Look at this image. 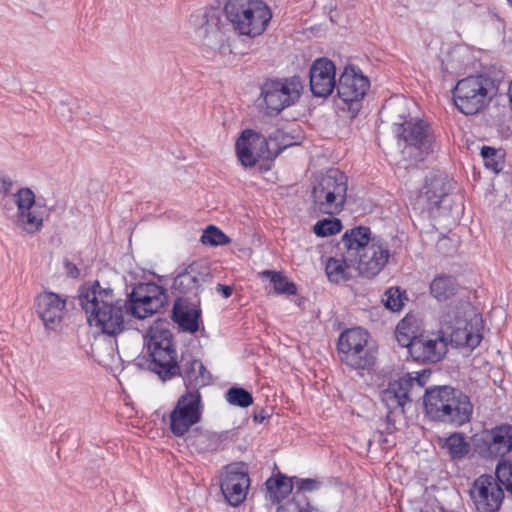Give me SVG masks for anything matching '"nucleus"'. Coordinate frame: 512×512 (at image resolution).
I'll return each mask as SVG.
<instances>
[{"label": "nucleus", "instance_id": "1", "mask_svg": "<svg viewBox=\"0 0 512 512\" xmlns=\"http://www.w3.org/2000/svg\"><path fill=\"white\" fill-rule=\"evenodd\" d=\"M78 298L89 325L109 336L122 333L131 318L152 316L168 302L166 290L154 282L140 283L126 299H118L112 288L102 287L96 280L83 285Z\"/></svg>", "mask_w": 512, "mask_h": 512}, {"label": "nucleus", "instance_id": "2", "mask_svg": "<svg viewBox=\"0 0 512 512\" xmlns=\"http://www.w3.org/2000/svg\"><path fill=\"white\" fill-rule=\"evenodd\" d=\"M423 404L431 420L456 427L469 422L473 413L470 398L451 386L427 388L423 396Z\"/></svg>", "mask_w": 512, "mask_h": 512}, {"label": "nucleus", "instance_id": "3", "mask_svg": "<svg viewBox=\"0 0 512 512\" xmlns=\"http://www.w3.org/2000/svg\"><path fill=\"white\" fill-rule=\"evenodd\" d=\"M147 348L149 359L139 358L137 364L143 366L145 362L148 370L155 373L162 381L175 378L180 360H178L172 332L158 326L151 327Z\"/></svg>", "mask_w": 512, "mask_h": 512}, {"label": "nucleus", "instance_id": "4", "mask_svg": "<svg viewBox=\"0 0 512 512\" xmlns=\"http://www.w3.org/2000/svg\"><path fill=\"white\" fill-rule=\"evenodd\" d=\"M224 11L234 30L249 37L261 35L272 18L262 0H228Z\"/></svg>", "mask_w": 512, "mask_h": 512}, {"label": "nucleus", "instance_id": "5", "mask_svg": "<svg viewBox=\"0 0 512 512\" xmlns=\"http://www.w3.org/2000/svg\"><path fill=\"white\" fill-rule=\"evenodd\" d=\"M347 177L338 169H329L313 185V210L321 214H339L346 202Z\"/></svg>", "mask_w": 512, "mask_h": 512}, {"label": "nucleus", "instance_id": "6", "mask_svg": "<svg viewBox=\"0 0 512 512\" xmlns=\"http://www.w3.org/2000/svg\"><path fill=\"white\" fill-rule=\"evenodd\" d=\"M456 108L464 115L481 112L493 98V81L484 75L468 76L459 80L452 90Z\"/></svg>", "mask_w": 512, "mask_h": 512}, {"label": "nucleus", "instance_id": "7", "mask_svg": "<svg viewBox=\"0 0 512 512\" xmlns=\"http://www.w3.org/2000/svg\"><path fill=\"white\" fill-rule=\"evenodd\" d=\"M303 81L300 76L267 79L261 86V106L264 113L277 116L284 109L294 105L301 97Z\"/></svg>", "mask_w": 512, "mask_h": 512}, {"label": "nucleus", "instance_id": "8", "mask_svg": "<svg viewBox=\"0 0 512 512\" xmlns=\"http://www.w3.org/2000/svg\"><path fill=\"white\" fill-rule=\"evenodd\" d=\"M369 333L355 327L343 331L337 342L340 361L355 370H367L375 363V353L368 345Z\"/></svg>", "mask_w": 512, "mask_h": 512}, {"label": "nucleus", "instance_id": "9", "mask_svg": "<svg viewBox=\"0 0 512 512\" xmlns=\"http://www.w3.org/2000/svg\"><path fill=\"white\" fill-rule=\"evenodd\" d=\"M203 408L202 395L199 391H184L169 414L172 434L182 437L189 433L191 427L201 421Z\"/></svg>", "mask_w": 512, "mask_h": 512}, {"label": "nucleus", "instance_id": "10", "mask_svg": "<svg viewBox=\"0 0 512 512\" xmlns=\"http://www.w3.org/2000/svg\"><path fill=\"white\" fill-rule=\"evenodd\" d=\"M395 126L399 141L404 142V148L416 161H422L433 151L434 135L427 122L410 119Z\"/></svg>", "mask_w": 512, "mask_h": 512}, {"label": "nucleus", "instance_id": "11", "mask_svg": "<svg viewBox=\"0 0 512 512\" xmlns=\"http://www.w3.org/2000/svg\"><path fill=\"white\" fill-rule=\"evenodd\" d=\"M369 87L368 77L356 66L348 65L341 73L336 89L338 97L347 104L348 110L356 115L362 107V100Z\"/></svg>", "mask_w": 512, "mask_h": 512}, {"label": "nucleus", "instance_id": "12", "mask_svg": "<svg viewBox=\"0 0 512 512\" xmlns=\"http://www.w3.org/2000/svg\"><path fill=\"white\" fill-rule=\"evenodd\" d=\"M424 383L419 377H411L409 374L397 380L390 381L387 388L381 392V400L389 413L405 412V407L418 394Z\"/></svg>", "mask_w": 512, "mask_h": 512}, {"label": "nucleus", "instance_id": "13", "mask_svg": "<svg viewBox=\"0 0 512 512\" xmlns=\"http://www.w3.org/2000/svg\"><path fill=\"white\" fill-rule=\"evenodd\" d=\"M480 322L481 318L477 315L470 321H467L460 317L459 314H456L454 321H452L450 314H447L443 319V327L440 331L444 332L445 337L447 334L450 342L455 346L474 349L482 340V334L478 327Z\"/></svg>", "mask_w": 512, "mask_h": 512}, {"label": "nucleus", "instance_id": "14", "mask_svg": "<svg viewBox=\"0 0 512 512\" xmlns=\"http://www.w3.org/2000/svg\"><path fill=\"white\" fill-rule=\"evenodd\" d=\"M471 499L478 512H496L499 510L504 492L496 477L483 474L473 483Z\"/></svg>", "mask_w": 512, "mask_h": 512}, {"label": "nucleus", "instance_id": "15", "mask_svg": "<svg viewBox=\"0 0 512 512\" xmlns=\"http://www.w3.org/2000/svg\"><path fill=\"white\" fill-rule=\"evenodd\" d=\"M476 451L484 458H502L512 451V425L500 424L482 433Z\"/></svg>", "mask_w": 512, "mask_h": 512}, {"label": "nucleus", "instance_id": "16", "mask_svg": "<svg viewBox=\"0 0 512 512\" xmlns=\"http://www.w3.org/2000/svg\"><path fill=\"white\" fill-rule=\"evenodd\" d=\"M411 357L421 363H437L448 351V339L443 331L414 335Z\"/></svg>", "mask_w": 512, "mask_h": 512}, {"label": "nucleus", "instance_id": "17", "mask_svg": "<svg viewBox=\"0 0 512 512\" xmlns=\"http://www.w3.org/2000/svg\"><path fill=\"white\" fill-rule=\"evenodd\" d=\"M235 150L241 165L253 167L259 159L271 158L267 138L252 129L244 130L235 143Z\"/></svg>", "mask_w": 512, "mask_h": 512}, {"label": "nucleus", "instance_id": "18", "mask_svg": "<svg viewBox=\"0 0 512 512\" xmlns=\"http://www.w3.org/2000/svg\"><path fill=\"white\" fill-rule=\"evenodd\" d=\"M390 257L388 244L381 239L372 238L370 245L356 257V270L360 275L372 278L380 273Z\"/></svg>", "mask_w": 512, "mask_h": 512}, {"label": "nucleus", "instance_id": "19", "mask_svg": "<svg viewBox=\"0 0 512 512\" xmlns=\"http://www.w3.org/2000/svg\"><path fill=\"white\" fill-rule=\"evenodd\" d=\"M66 299L51 291H44L35 298V310L46 330L56 331L60 328Z\"/></svg>", "mask_w": 512, "mask_h": 512}, {"label": "nucleus", "instance_id": "20", "mask_svg": "<svg viewBox=\"0 0 512 512\" xmlns=\"http://www.w3.org/2000/svg\"><path fill=\"white\" fill-rule=\"evenodd\" d=\"M176 377H181L185 390L199 391L203 387L213 382L211 372L206 368L203 362L194 356L182 355L180 364L176 370Z\"/></svg>", "mask_w": 512, "mask_h": 512}, {"label": "nucleus", "instance_id": "21", "mask_svg": "<svg viewBox=\"0 0 512 512\" xmlns=\"http://www.w3.org/2000/svg\"><path fill=\"white\" fill-rule=\"evenodd\" d=\"M335 64L328 58L316 59L309 70L310 90L315 97L326 98L337 87Z\"/></svg>", "mask_w": 512, "mask_h": 512}, {"label": "nucleus", "instance_id": "22", "mask_svg": "<svg viewBox=\"0 0 512 512\" xmlns=\"http://www.w3.org/2000/svg\"><path fill=\"white\" fill-rule=\"evenodd\" d=\"M250 485L249 475L237 465H228L220 484L221 492L231 506L240 505Z\"/></svg>", "mask_w": 512, "mask_h": 512}, {"label": "nucleus", "instance_id": "23", "mask_svg": "<svg viewBox=\"0 0 512 512\" xmlns=\"http://www.w3.org/2000/svg\"><path fill=\"white\" fill-rule=\"evenodd\" d=\"M210 277L207 267L193 262L176 275L172 289L181 295L197 297L202 284L207 282Z\"/></svg>", "mask_w": 512, "mask_h": 512}, {"label": "nucleus", "instance_id": "24", "mask_svg": "<svg viewBox=\"0 0 512 512\" xmlns=\"http://www.w3.org/2000/svg\"><path fill=\"white\" fill-rule=\"evenodd\" d=\"M446 195L445 178L441 175L427 176L423 187L417 195L415 204L422 212L432 213L439 207Z\"/></svg>", "mask_w": 512, "mask_h": 512}, {"label": "nucleus", "instance_id": "25", "mask_svg": "<svg viewBox=\"0 0 512 512\" xmlns=\"http://www.w3.org/2000/svg\"><path fill=\"white\" fill-rule=\"evenodd\" d=\"M14 202L17 205L18 223L29 233L39 231L43 225V220L32 211L35 204L34 192L27 187L20 188L14 194Z\"/></svg>", "mask_w": 512, "mask_h": 512}, {"label": "nucleus", "instance_id": "26", "mask_svg": "<svg viewBox=\"0 0 512 512\" xmlns=\"http://www.w3.org/2000/svg\"><path fill=\"white\" fill-rule=\"evenodd\" d=\"M201 310L196 308L193 303L192 307L186 299L179 297L172 309V319L179 327L186 332L195 333L199 329V319Z\"/></svg>", "mask_w": 512, "mask_h": 512}, {"label": "nucleus", "instance_id": "27", "mask_svg": "<svg viewBox=\"0 0 512 512\" xmlns=\"http://www.w3.org/2000/svg\"><path fill=\"white\" fill-rule=\"evenodd\" d=\"M227 439V432L216 433L208 430H193L186 438L189 446L199 453H207L218 450L224 440Z\"/></svg>", "mask_w": 512, "mask_h": 512}, {"label": "nucleus", "instance_id": "28", "mask_svg": "<svg viewBox=\"0 0 512 512\" xmlns=\"http://www.w3.org/2000/svg\"><path fill=\"white\" fill-rule=\"evenodd\" d=\"M372 242L371 231L369 227L359 226L352 228L344 233L341 243L346 249V254L352 258H356L366 245Z\"/></svg>", "mask_w": 512, "mask_h": 512}, {"label": "nucleus", "instance_id": "29", "mask_svg": "<svg viewBox=\"0 0 512 512\" xmlns=\"http://www.w3.org/2000/svg\"><path fill=\"white\" fill-rule=\"evenodd\" d=\"M352 268L356 269V258L345 254L341 258H329L326 263L325 271L331 282L339 283L352 278Z\"/></svg>", "mask_w": 512, "mask_h": 512}, {"label": "nucleus", "instance_id": "30", "mask_svg": "<svg viewBox=\"0 0 512 512\" xmlns=\"http://www.w3.org/2000/svg\"><path fill=\"white\" fill-rule=\"evenodd\" d=\"M269 499L273 503H280L294 488V477H287L282 473H278L274 477H270L265 483Z\"/></svg>", "mask_w": 512, "mask_h": 512}, {"label": "nucleus", "instance_id": "31", "mask_svg": "<svg viewBox=\"0 0 512 512\" xmlns=\"http://www.w3.org/2000/svg\"><path fill=\"white\" fill-rule=\"evenodd\" d=\"M322 482L313 478H299L294 476V487L295 492L293 493L292 501L299 502V506L307 512H318L313 506H311L306 492L317 491L321 488Z\"/></svg>", "mask_w": 512, "mask_h": 512}, {"label": "nucleus", "instance_id": "32", "mask_svg": "<svg viewBox=\"0 0 512 512\" xmlns=\"http://www.w3.org/2000/svg\"><path fill=\"white\" fill-rule=\"evenodd\" d=\"M459 289L457 280L451 275L436 276L430 284V293L438 301H446L456 295Z\"/></svg>", "mask_w": 512, "mask_h": 512}, {"label": "nucleus", "instance_id": "33", "mask_svg": "<svg viewBox=\"0 0 512 512\" xmlns=\"http://www.w3.org/2000/svg\"><path fill=\"white\" fill-rule=\"evenodd\" d=\"M441 442V447L447 451L452 460L463 459L470 451V444L465 440L462 433H452Z\"/></svg>", "mask_w": 512, "mask_h": 512}, {"label": "nucleus", "instance_id": "34", "mask_svg": "<svg viewBox=\"0 0 512 512\" xmlns=\"http://www.w3.org/2000/svg\"><path fill=\"white\" fill-rule=\"evenodd\" d=\"M484 166L494 173H499L504 168V152L490 146H483L480 152Z\"/></svg>", "mask_w": 512, "mask_h": 512}, {"label": "nucleus", "instance_id": "35", "mask_svg": "<svg viewBox=\"0 0 512 512\" xmlns=\"http://www.w3.org/2000/svg\"><path fill=\"white\" fill-rule=\"evenodd\" d=\"M262 275L273 283L274 291L277 294L294 295L296 294V286L293 282L289 281L286 276L281 272L272 270H265Z\"/></svg>", "mask_w": 512, "mask_h": 512}, {"label": "nucleus", "instance_id": "36", "mask_svg": "<svg viewBox=\"0 0 512 512\" xmlns=\"http://www.w3.org/2000/svg\"><path fill=\"white\" fill-rule=\"evenodd\" d=\"M226 400L233 406L246 408L253 403L252 394L242 387H231L225 394Z\"/></svg>", "mask_w": 512, "mask_h": 512}, {"label": "nucleus", "instance_id": "37", "mask_svg": "<svg viewBox=\"0 0 512 512\" xmlns=\"http://www.w3.org/2000/svg\"><path fill=\"white\" fill-rule=\"evenodd\" d=\"M267 141L270 145H275V148L271 149V158L277 157L285 148L292 146L294 143L292 142V137L285 134V132L281 129H276L271 134H269Z\"/></svg>", "mask_w": 512, "mask_h": 512}, {"label": "nucleus", "instance_id": "38", "mask_svg": "<svg viewBox=\"0 0 512 512\" xmlns=\"http://www.w3.org/2000/svg\"><path fill=\"white\" fill-rule=\"evenodd\" d=\"M198 33L203 37V44L207 47L214 48L222 42L223 34L216 24L207 22L199 28Z\"/></svg>", "mask_w": 512, "mask_h": 512}, {"label": "nucleus", "instance_id": "39", "mask_svg": "<svg viewBox=\"0 0 512 512\" xmlns=\"http://www.w3.org/2000/svg\"><path fill=\"white\" fill-rule=\"evenodd\" d=\"M405 299H407L405 291H401L399 287H390L384 293L382 301L385 307L391 311H399L402 309Z\"/></svg>", "mask_w": 512, "mask_h": 512}, {"label": "nucleus", "instance_id": "40", "mask_svg": "<svg viewBox=\"0 0 512 512\" xmlns=\"http://www.w3.org/2000/svg\"><path fill=\"white\" fill-rule=\"evenodd\" d=\"M342 229V223L338 218H326L316 222L313 231L317 236L326 237L334 235Z\"/></svg>", "mask_w": 512, "mask_h": 512}, {"label": "nucleus", "instance_id": "41", "mask_svg": "<svg viewBox=\"0 0 512 512\" xmlns=\"http://www.w3.org/2000/svg\"><path fill=\"white\" fill-rule=\"evenodd\" d=\"M230 241V238L214 225L208 226L201 236V242L211 246L225 245Z\"/></svg>", "mask_w": 512, "mask_h": 512}, {"label": "nucleus", "instance_id": "42", "mask_svg": "<svg viewBox=\"0 0 512 512\" xmlns=\"http://www.w3.org/2000/svg\"><path fill=\"white\" fill-rule=\"evenodd\" d=\"M495 477L498 483L512 494V464L509 462H499L496 467Z\"/></svg>", "mask_w": 512, "mask_h": 512}, {"label": "nucleus", "instance_id": "43", "mask_svg": "<svg viewBox=\"0 0 512 512\" xmlns=\"http://www.w3.org/2000/svg\"><path fill=\"white\" fill-rule=\"evenodd\" d=\"M405 328V320H402L396 326L395 336L400 346L408 348L411 355V345L414 341V336H411L408 331H402Z\"/></svg>", "mask_w": 512, "mask_h": 512}, {"label": "nucleus", "instance_id": "44", "mask_svg": "<svg viewBox=\"0 0 512 512\" xmlns=\"http://www.w3.org/2000/svg\"><path fill=\"white\" fill-rule=\"evenodd\" d=\"M298 502H293L292 500L286 501L284 504L280 505L277 509V512H307L302 507L297 504Z\"/></svg>", "mask_w": 512, "mask_h": 512}, {"label": "nucleus", "instance_id": "45", "mask_svg": "<svg viewBox=\"0 0 512 512\" xmlns=\"http://www.w3.org/2000/svg\"><path fill=\"white\" fill-rule=\"evenodd\" d=\"M64 268L67 276L74 279L80 276V270L78 269V267L68 259L64 260Z\"/></svg>", "mask_w": 512, "mask_h": 512}, {"label": "nucleus", "instance_id": "46", "mask_svg": "<svg viewBox=\"0 0 512 512\" xmlns=\"http://www.w3.org/2000/svg\"><path fill=\"white\" fill-rule=\"evenodd\" d=\"M13 182L9 177L0 178V194L7 195L12 188Z\"/></svg>", "mask_w": 512, "mask_h": 512}, {"label": "nucleus", "instance_id": "47", "mask_svg": "<svg viewBox=\"0 0 512 512\" xmlns=\"http://www.w3.org/2000/svg\"><path fill=\"white\" fill-rule=\"evenodd\" d=\"M216 291L221 294L224 298H229L232 295L233 289L231 286L217 284Z\"/></svg>", "mask_w": 512, "mask_h": 512}, {"label": "nucleus", "instance_id": "48", "mask_svg": "<svg viewBox=\"0 0 512 512\" xmlns=\"http://www.w3.org/2000/svg\"><path fill=\"white\" fill-rule=\"evenodd\" d=\"M268 416L264 413V411H260L259 413L254 414V421L258 423H262Z\"/></svg>", "mask_w": 512, "mask_h": 512}, {"label": "nucleus", "instance_id": "49", "mask_svg": "<svg viewBox=\"0 0 512 512\" xmlns=\"http://www.w3.org/2000/svg\"><path fill=\"white\" fill-rule=\"evenodd\" d=\"M509 5L512 7V0H507Z\"/></svg>", "mask_w": 512, "mask_h": 512}, {"label": "nucleus", "instance_id": "50", "mask_svg": "<svg viewBox=\"0 0 512 512\" xmlns=\"http://www.w3.org/2000/svg\"><path fill=\"white\" fill-rule=\"evenodd\" d=\"M402 331H407V325L405 324V328H402Z\"/></svg>", "mask_w": 512, "mask_h": 512}]
</instances>
